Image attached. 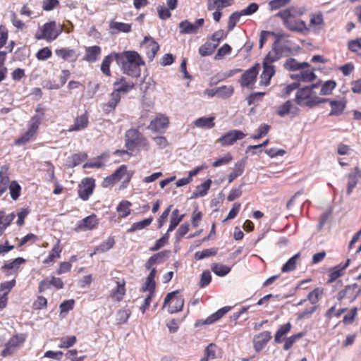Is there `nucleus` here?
I'll return each mask as SVG.
<instances>
[{
	"label": "nucleus",
	"mask_w": 361,
	"mask_h": 361,
	"mask_svg": "<svg viewBox=\"0 0 361 361\" xmlns=\"http://www.w3.org/2000/svg\"><path fill=\"white\" fill-rule=\"evenodd\" d=\"M63 30V25L56 23L54 20H51L39 27L35 37L37 40H45L48 42H51L56 40L62 33Z\"/></svg>",
	"instance_id": "nucleus-4"
},
{
	"label": "nucleus",
	"mask_w": 361,
	"mask_h": 361,
	"mask_svg": "<svg viewBox=\"0 0 361 361\" xmlns=\"http://www.w3.org/2000/svg\"><path fill=\"white\" fill-rule=\"evenodd\" d=\"M244 171V164L243 162L235 164L232 172L228 175V183H231L235 178L240 176Z\"/></svg>",
	"instance_id": "nucleus-46"
},
{
	"label": "nucleus",
	"mask_w": 361,
	"mask_h": 361,
	"mask_svg": "<svg viewBox=\"0 0 361 361\" xmlns=\"http://www.w3.org/2000/svg\"><path fill=\"white\" fill-rule=\"evenodd\" d=\"M318 86L319 83H314L299 89L295 97L296 104L300 106L313 108L320 104L326 102L327 99L318 97L314 91Z\"/></svg>",
	"instance_id": "nucleus-2"
},
{
	"label": "nucleus",
	"mask_w": 361,
	"mask_h": 361,
	"mask_svg": "<svg viewBox=\"0 0 361 361\" xmlns=\"http://www.w3.org/2000/svg\"><path fill=\"white\" fill-rule=\"evenodd\" d=\"M263 71L260 75L259 85L264 86H268L270 84L271 78L276 73V68L274 66L262 64Z\"/></svg>",
	"instance_id": "nucleus-26"
},
{
	"label": "nucleus",
	"mask_w": 361,
	"mask_h": 361,
	"mask_svg": "<svg viewBox=\"0 0 361 361\" xmlns=\"http://www.w3.org/2000/svg\"><path fill=\"white\" fill-rule=\"evenodd\" d=\"M170 253L169 250H162L161 252H159L152 256L149 257V259L152 260V263L154 264H160L163 262L166 258L169 257V255Z\"/></svg>",
	"instance_id": "nucleus-58"
},
{
	"label": "nucleus",
	"mask_w": 361,
	"mask_h": 361,
	"mask_svg": "<svg viewBox=\"0 0 361 361\" xmlns=\"http://www.w3.org/2000/svg\"><path fill=\"white\" fill-rule=\"evenodd\" d=\"M211 269L216 275L224 276L231 271V268L220 263H214L212 264Z\"/></svg>",
	"instance_id": "nucleus-47"
},
{
	"label": "nucleus",
	"mask_w": 361,
	"mask_h": 361,
	"mask_svg": "<svg viewBox=\"0 0 361 361\" xmlns=\"http://www.w3.org/2000/svg\"><path fill=\"white\" fill-rule=\"evenodd\" d=\"M310 64L307 62H299L294 58H288L283 64V68L288 71H297L308 68Z\"/></svg>",
	"instance_id": "nucleus-28"
},
{
	"label": "nucleus",
	"mask_w": 361,
	"mask_h": 361,
	"mask_svg": "<svg viewBox=\"0 0 361 361\" xmlns=\"http://www.w3.org/2000/svg\"><path fill=\"white\" fill-rule=\"evenodd\" d=\"M115 245V240L114 237H109L106 240L102 242L99 246L95 247L93 253L91 254L92 256L97 253L105 252L111 249Z\"/></svg>",
	"instance_id": "nucleus-38"
},
{
	"label": "nucleus",
	"mask_w": 361,
	"mask_h": 361,
	"mask_svg": "<svg viewBox=\"0 0 361 361\" xmlns=\"http://www.w3.org/2000/svg\"><path fill=\"white\" fill-rule=\"evenodd\" d=\"M89 125V115L85 111L80 116H77L73 121V124L68 129V132L81 131L87 128Z\"/></svg>",
	"instance_id": "nucleus-18"
},
{
	"label": "nucleus",
	"mask_w": 361,
	"mask_h": 361,
	"mask_svg": "<svg viewBox=\"0 0 361 361\" xmlns=\"http://www.w3.org/2000/svg\"><path fill=\"white\" fill-rule=\"evenodd\" d=\"M216 49V44H213L210 41H207L199 48V54L202 56L212 55Z\"/></svg>",
	"instance_id": "nucleus-50"
},
{
	"label": "nucleus",
	"mask_w": 361,
	"mask_h": 361,
	"mask_svg": "<svg viewBox=\"0 0 361 361\" xmlns=\"http://www.w3.org/2000/svg\"><path fill=\"white\" fill-rule=\"evenodd\" d=\"M203 18L197 19L195 23H191L188 20L180 23L179 27L182 33L194 34L197 32L198 30L204 25Z\"/></svg>",
	"instance_id": "nucleus-19"
},
{
	"label": "nucleus",
	"mask_w": 361,
	"mask_h": 361,
	"mask_svg": "<svg viewBox=\"0 0 361 361\" xmlns=\"http://www.w3.org/2000/svg\"><path fill=\"white\" fill-rule=\"evenodd\" d=\"M214 119V116L200 117L194 121V124L197 128L211 129L215 126Z\"/></svg>",
	"instance_id": "nucleus-36"
},
{
	"label": "nucleus",
	"mask_w": 361,
	"mask_h": 361,
	"mask_svg": "<svg viewBox=\"0 0 361 361\" xmlns=\"http://www.w3.org/2000/svg\"><path fill=\"white\" fill-rule=\"evenodd\" d=\"M169 233L166 231V233H164L161 238L155 242L154 245L149 248V250L152 252L157 251L169 243Z\"/></svg>",
	"instance_id": "nucleus-51"
},
{
	"label": "nucleus",
	"mask_w": 361,
	"mask_h": 361,
	"mask_svg": "<svg viewBox=\"0 0 361 361\" xmlns=\"http://www.w3.org/2000/svg\"><path fill=\"white\" fill-rule=\"evenodd\" d=\"M225 37L226 34L224 30H219L212 34V35L209 39V41H210L213 44H216L217 47L221 40Z\"/></svg>",
	"instance_id": "nucleus-64"
},
{
	"label": "nucleus",
	"mask_w": 361,
	"mask_h": 361,
	"mask_svg": "<svg viewBox=\"0 0 361 361\" xmlns=\"http://www.w3.org/2000/svg\"><path fill=\"white\" fill-rule=\"evenodd\" d=\"M184 305V299L179 295L178 290L169 293L164 298L162 308L168 306L169 313H176L182 311Z\"/></svg>",
	"instance_id": "nucleus-8"
},
{
	"label": "nucleus",
	"mask_w": 361,
	"mask_h": 361,
	"mask_svg": "<svg viewBox=\"0 0 361 361\" xmlns=\"http://www.w3.org/2000/svg\"><path fill=\"white\" fill-rule=\"evenodd\" d=\"M336 83L334 80L326 81L321 87L320 94L321 95H329L332 93V91L335 89Z\"/></svg>",
	"instance_id": "nucleus-56"
},
{
	"label": "nucleus",
	"mask_w": 361,
	"mask_h": 361,
	"mask_svg": "<svg viewBox=\"0 0 361 361\" xmlns=\"http://www.w3.org/2000/svg\"><path fill=\"white\" fill-rule=\"evenodd\" d=\"M35 135L32 132L27 130V131L22 134L18 139L14 142V144L18 146L23 145L35 137Z\"/></svg>",
	"instance_id": "nucleus-52"
},
{
	"label": "nucleus",
	"mask_w": 361,
	"mask_h": 361,
	"mask_svg": "<svg viewBox=\"0 0 361 361\" xmlns=\"http://www.w3.org/2000/svg\"><path fill=\"white\" fill-rule=\"evenodd\" d=\"M125 147L130 152L137 149L149 151L150 144L147 137L138 129L132 128L125 133Z\"/></svg>",
	"instance_id": "nucleus-3"
},
{
	"label": "nucleus",
	"mask_w": 361,
	"mask_h": 361,
	"mask_svg": "<svg viewBox=\"0 0 361 361\" xmlns=\"http://www.w3.org/2000/svg\"><path fill=\"white\" fill-rule=\"evenodd\" d=\"M102 49L97 45L87 47L85 48V54L83 60L89 63L95 62L101 55Z\"/></svg>",
	"instance_id": "nucleus-31"
},
{
	"label": "nucleus",
	"mask_w": 361,
	"mask_h": 361,
	"mask_svg": "<svg viewBox=\"0 0 361 361\" xmlns=\"http://www.w3.org/2000/svg\"><path fill=\"white\" fill-rule=\"evenodd\" d=\"M16 285V281H5L0 284V295L8 297V293Z\"/></svg>",
	"instance_id": "nucleus-57"
},
{
	"label": "nucleus",
	"mask_w": 361,
	"mask_h": 361,
	"mask_svg": "<svg viewBox=\"0 0 361 361\" xmlns=\"http://www.w3.org/2000/svg\"><path fill=\"white\" fill-rule=\"evenodd\" d=\"M280 56L276 51L275 47L272 48V50L269 51L264 57L262 61V64L273 66L272 63L279 59Z\"/></svg>",
	"instance_id": "nucleus-54"
},
{
	"label": "nucleus",
	"mask_w": 361,
	"mask_h": 361,
	"mask_svg": "<svg viewBox=\"0 0 361 361\" xmlns=\"http://www.w3.org/2000/svg\"><path fill=\"white\" fill-rule=\"evenodd\" d=\"M25 262V259L23 257H17L14 259L13 261L4 264L1 267L2 271H7L6 275H10L12 274L11 270H13L15 272H17L20 266Z\"/></svg>",
	"instance_id": "nucleus-33"
},
{
	"label": "nucleus",
	"mask_w": 361,
	"mask_h": 361,
	"mask_svg": "<svg viewBox=\"0 0 361 361\" xmlns=\"http://www.w3.org/2000/svg\"><path fill=\"white\" fill-rule=\"evenodd\" d=\"M291 327L292 325L290 322L281 326L275 334V342L276 343H280L282 341V337L286 335L290 331Z\"/></svg>",
	"instance_id": "nucleus-49"
},
{
	"label": "nucleus",
	"mask_w": 361,
	"mask_h": 361,
	"mask_svg": "<svg viewBox=\"0 0 361 361\" xmlns=\"http://www.w3.org/2000/svg\"><path fill=\"white\" fill-rule=\"evenodd\" d=\"M116 287L113 288L109 293V297L113 300L116 302H121L123 300L126 293V281L125 279H121V280H118L116 281Z\"/></svg>",
	"instance_id": "nucleus-15"
},
{
	"label": "nucleus",
	"mask_w": 361,
	"mask_h": 361,
	"mask_svg": "<svg viewBox=\"0 0 361 361\" xmlns=\"http://www.w3.org/2000/svg\"><path fill=\"white\" fill-rule=\"evenodd\" d=\"M111 30H116L117 32H130L131 31V25L128 23L116 22L111 20L109 23Z\"/></svg>",
	"instance_id": "nucleus-45"
},
{
	"label": "nucleus",
	"mask_w": 361,
	"mask_h": 361,
	"mask_svg": "<svg viewBox=\"0 0 361 361\" xmlns=\"http://www.w3.org/2000/svg\"><path fill=\"white\" fill-rule=\"evenodd\" d=\"M303 333H298L297 334L292 335L291 336L286 338L285 343L283 345V349L285 350H288L292 348L294 343L300 338L303 337Z\"/></svg>",
	"instance_id": "nucleus-59"
},
{
	"label": "nucleus",
	"mask_w": 361,
	"mask_h": 361,
	"mask_svg": "<svg viewBox=\"0 0 361 361\" xmlns=\"http://www.w3.org/2000/svg\"><path fill=\"white\" fill-rule=\"evenodd\" d=\"M230 310L231 307H224L209 316L206 319L197 320L195 323V326L200 327L205 324H212L223 317Z\"/></svg>",
	"instance_id": "nucleus-16"
},
{
	"label": "nucleus",
	"mask_w": 361,
	"mask_h": 361,
	"mask_svg": "<svg viewBox=\"0 0 361 361\" xmlns=\"http://www.w3.org/2000/svg\"><path fill=\"white\" fill-rule=\"evenodd\" d=\"M260 69L259 63H257L251 68L245 71L240 76L239 83L242 87L252 89L257 80V77Z\"/></svg>",
	"instance_id": "nucleus-9"
},
{
	"label": "nucleus",
	"mask_w": 361,
	"mask_h": 361,
	"mask_svg": "<svg viewBox=\"0 0 361 361\" xmlns=\"http://www.w3.org/2000/svg\"><path fill=\"white\" fill-rule=\"evenodd\" d=\"M42 121L39 117L32 116L28 123L27 130L36 135Z\"/></svg>",
	"instance_id": "nucleus-60"
},
{
	"label": "nucleus",
	"mask_w": 361,
	"mask_h": 361,
	"mask_svg": "<svg viewBox=\"0 0 361 361\" xmlns=\"http://www.w3.org/2000/svg\"><path fill=\"white\" fill-rule=\"evenodd\" d=\"M271 335L268 331H264L256 335L253 339V347L256 352L261 351L271 340Z\"/></svg>",
	"instance_id": "nucleus-21"
},
{
	"label": "nucleus",
	"mask_w": 361,
	"mask_h": 361,
	"mask_svg": "<svg viewBox=\"0 0 361 361\" xmlns=\"http://www.w3.org/2000/svg\"><path fill=\"white\" fill-rule=\"evenodd\" d=\"M132 204L128 200H122L119 202L116 207V212L120 218L124 219L130 214V207Z\"/></svg>",
	"instance_id": "nucleus-35"
},
{
	"label": "nucleus",
	"mask_w": 361,
	"mask_h": 361,
	"mask_svg": "<svg viewBox=\"0 0 361 361\" xmlns=\"http://www.w3.org/2000/svg\"><path fill=\"white\" fill-rule=\"evenodd\" d=\"M169 123V118L164 115H160L150 122L149 125L147 126V129L152 132L161 133L168 128Z\"/></svg>",
	"instance_id": "nucleus-20"
},
{
	"label": "nucleus",
	"mask_w": 361,
	"mask_h": 361,
	"mask_svg": "<svg viewBox=\"0 0 361 361\" xmlns=\"http://www.w3.org/2000/svg\"><path fill=\"white\" fill-rule=\"evenodd\" d=\"M87 158V155L85 152H80L73 154L68 158L70 167H75L85 161Z\"/></svg>",
	"instance_id": "nucleus-43"
},
{
	"label": "nucleus",
	"mask_w": 361,
	"mask_h": 361,
	"mask_svg": "<svg viewBox=\"0 0 361 361\" xmlns=\"http://www.w3.org/2000/svg\"><path fill=\"white\" fill-rule=\"evenodd\" d=\"M184 214L179 215V210L176 209L173 211L171 218H170V224L168 228V233L173 231L176 227L179 224V223L182 221Z\"/></svg>",
	"instance_id": "nucleus-39"
},
{
	"label": "nucleus",
	"mask_w": 361,
	"mask_h": 361,
	"mask_svg": "<svg viewBox=\"0 0 361 361\" xmlns=\"http://www.w3.org/2000/svg\"><path fill=\"white\" fill-rule=\"evenodd\" d=\"M212 183V181L211 179H207L204 183L200 184V185H197L195 190V191L192 193V197H204L205 196L208 190H209L211 185Z\"/></svg>",
	"instance_id": "nucleus-37"
},
{
	"label": "nucleus",
	"mask_w": 361,
	"mask_h": 361,
	"mask_svg": "<svg viewBox=\"0 0 361 361\" xmlns=\"http://www.w3.org/2000/svg\"><path fill=\"white\" fill-rule=\"evenodd\" d=\"M141 49L147 55L149 61H152L159 49L158 43L151 37H145L141 42Z\"/></svg>",
	"instance_id": "nucleus-13"
},
{
	"label": "nucleus",
	"mask_w": 361,
	"mask_h": 361,
	"mask_svg": "<svg viewBox=\"0 0 361 361\" xmlns=\"http://www.w3.org/2000/svg\"><path fill=\"white\" fill-rule=\"evenodd\" d=\"M133 173L128 171V166L125 164L120 166L112 174L106 177L102 182V188H109L115 185L119 180L122 182L123 188L127 187L132 178Z\"/></svg>",
	"instance_id": "nucleus-5"
},
{
	"label": "nucleus",
	"mask_w": 361,
	"mask_h": 361,
	"mask_svg": "<svg viewBox=\"0 0 361 361\" xmlns=\"http://www.w3.org/2000/svg\"><path fill=\"white\" fill-rule=\"evenodd\" d=\"M323 294H324V288L322 287H317L308 293L306 299L301 300L298 303V305H302L307 300H309L310 302L311 305H317V304L321 299Z\"/></svg>",
	"instance_id": "nucleus-30"
},
{
	"label": "nucleus",
	"mask_w": 361,
	"mask_h": 361,
	"mask_svg": "<svg viewBox=\"0 0 361 361\" xmlns=\"http://www.w3.org/2000/svg\"><path fill=\"white\" fill-rule=\"evenodd\" d=\"M218 92L219 97L226 99L230 97L233 94L234 89L231 85H223L218 87Z\"/></svg>",
	"instance_id": "nucleus-62"
},
{
	"label": "nucleus",
	"mask_w": 361,
	"mask_h": 361,
	"mask_svg": "<svg viewBox=\"0 0 361 361\" xmlns=\"http://www.w3.org/2000/svg\"><path fill=\"white\" fill-rule=\"evenodd\" d=\"M317 76L314 70H300L299 73L290 75V78L298 82H312L316 79Z\"/></svg>",
	"instance_id": "nucleus-27"
},
{
	"label": "nucleus",
	"mask_w": 361,
	"mask_h": 361,
	"mask_svg": "<svg viewBox=\"0 0 361 361\" xmlns=\"http://www.w3.org/2000/svg\"><path fill=\"white\" fill-rule=\"evenodd\" d=\"M116 61L121 66L123 73L133 78L140 75V66L145 63L141 56L135 51H124L117 53Z\"/></svg>",
	"instance_id": "nucleus-1"
},
{
	"label": "nucleus",
	"mask_w": 361,
	"mask_h": 361,
	"mask_svg": "<svg viewBox=\"0 0 361 361\" xmlns=\"http://www.w3.org/2000/svg\"><path fill=\"white\" fill-rule=\"evenodd\" d=\"M347 194L350 195L356 187L359 179H361V169L355 166L353 171L348 175Z\"/></svg>",
	"instance_id": "nucleus-25"
},
{
	"label": "nucleus",
	"mask_w": 361,
	"mask_h": 361,
	"mask_svg": "<svg viewBox=\"0 0 361 361\" xmlns=\"http://www.w3.org/2000/svg\"><path fill=\"white\" fill-rule=\"evenodd\" d=\"M10 190V195L13 200H16L20 195L21 187L18 183L16 180H13L10 183L8 186Z\"/></svg>",
	"instance_id": "nucleus-55"
},
{
	"label": "nucleus",
	"mask_w": 361,
	"mask_h": 361,
	"mask_svg": "<svg viewBox=\"0 0 361 361\" xmlns=\"http://www.w3.org/2000/svg\"><path fill=\"white\" fill-rule=\"evenodd\" d=\"M300 257V254L298 252L290 257L286 264H284L281 268L282 272H289L293 271L296 267L298 260Z\"/></svg>",
	"instance_id": "nucleus-48"
},
{
	"label": "nucleus",
	"mask_w": 361,
	"mask_h": 361,
	"mask_svg": "<svg viewBox=\"0 0 361 361\" xmlns=\"http://www.w3.org/2000/svg\"><path fill=\"white\" fill-rule=\"evenodd\" d=\"M277 16L282 19L286 27L290 30L303 32L307 30L306 23L302 20H297L288 9L279 12Z\"/></svg>",
	"instance_id": "nucleus-6"
},
{
	"label": "nucleus",
	"mask_w": 361,
	"mask_h": 361,
	"mask_svg": "<svg viewBox=\"0 0 361 361\" xmlns=\"http://www.w3.org/2000/svg\"><path fill=\"white\" fill-rule=\"evenodd\" d=\"M114 92L119 95L128 94L130 91L135 88V84L133 81L128 80L124 76L118 77L116 79L114 84Z\"/></svg>",
	"instance_id": "nucleus-12"
},
{
	"label": "nucleus",
	"mask_w": 361,
	"mask_h": 361,
	"mask_svg": "<svg viewBox=\"0 0 361 361\" xmlns=\"http://www.w3.org/2000/svg\"><path fill=\"white\" fill-rule=\"evenodd\" d=\"M217 346L214 343H209L204 350V356L201 358V361H209L216 357Z\"/></svg>",
	"instance_id": "nucleus-42"
},
{
	"label": "nucleus",
	"mask_w": 361,
	"mask_h": 361,
	"mask_svg": "<svg viewBox=\"0 0 361 361\" xmlns=\"http://www.w3.org/2000/svg\"><path fill=\"white\" fill-rule=\"evenodd\" d=\"M292 107V102L290 100L286 101L283 104L278 106L276 114L281 117H283L288 114Z\"/></svg>",
	"instance_id": "nucleus-61"
},
{
	"label": "nucleus",
	"mask_w": 361,
	"mask_h": 361,
	"mask_svg": "<svg viewBox=\"0 0 361 361\" xmlns=\"http://www.w3.org/2000/svg\"><path fill=\"white\" fill-rule=\"evenodd\" d=\"M99 224L98 219L95 214L90 215L79 221L77 225V230L87 231L95 228Z\"/></svg>",
	"instance_id": "nucleus-22"
},
{
	"label": "nucleus",
	"mask_w": 361,
	"mask_h": 361,
	"mask_svg": "<svg viewBox=\"0 0 361 361\" xmlns=\"http://www.w3.org/2000/svg\"><path fill=\"white\" fill-rule=\"evenodd\" d=\"M95 188V180L93 178H85L78 185V193L84 201L89 200Z\"/></svg>",
	"instance_id": "nucleus-11"
},
{
	"label": "nucleus",
	"mask_w": 361,
	"mask_h": 361,
	"mask_svg": "<svg viewBox=\"0 0 361 361\" xmlns=\"http://www.w3.org/2000/svg\"><path fill=\"white\" fill-rule=\"evenodd\" d=\"M245 134L238 130H231L218 138L217 142L223 147L233 145L237 140L243 139Z\"/></svg>",
	"instance_id": "nucleus-14"
},
{
	"label": "nucleus",
	"mask_w": 361,
	"mask_h": 361,
	"mask_svg": "<svg viewBox=\"0 0 361 361\" xmlns=\"http://www.w3.org/2000/svg\"><path fill=\"white\" fill-rule=\"evenodd\" d=\"M52 55L51 50L48 47H43L38 50L35 56L39 61H45L49 59Z\"/></svg>",
	"instance_id": "nucleus-63"
},
{
	"label": "nucleus",
	"mask_w": 361,
	"mask_h": 361,
	"mask_svg": "<svg viewBox=\"0 0 361 361\" xmlns=\"http://www.w3.org/2000/svg\"><path fill=\"white\" fill-rule=\"evenodd\" d=\"M55 54L57 57L66 61L70 59H73V61H76L78 56L75 49L63 47L56 49L55 50Z\"/></svg>",
	"instance_id": "nucleus-32"
},
{
	"label": "nucleus",
	"mask_w": 361,
	"mask_h": 361,
	"mask_svg": "<svg viewBox=\"0 0 361 361\" xmlns=\"http://www.w3.org/2000/svg\"><path fill=\"white\" fill-rule=\"evenodd\" d=\"M117 53L112 52L110 54L106 56L101 64V71L106 76L110 77L111 75V72L110 70L111 63L114 60L116 61L115 55Z\"/></svg>",
	"instance_id": "nucleus-34"
},
{
	"label": "nucleus",
	"mask_w": 361,
	"mask_h": 361,
	"mask_svg": "<svg viewBox=\"0 0 361 361\" xmlns=\"http://www.w3.org/2000/svg\"><path fill=\"white\" fill-rule=\"evenodd\" d=\"M63 251V246L61 244V240L58 239L55 245L50 250L49 255L43 260V264H50L54 263L56 259L61 257V254Z\"/></svg>",
	"instance_id": "nucleus-23"
},
{
	"label": "nucleus",
	"mask_w": 361,
	"mask_h": 361,
	"mask_svg": "<svg viewBox=\"0 0 361 361\" xmlns=\"http://www.w3.org/2000/svg\"><path fill=\"white\" fill-rule=\"evenodd\" d=\"M110 96L111 99L102 105V110L106 114H109L114 111L121 99V95H119L114 91H112Z\"/></svg>",
	"instance_id": "nucleus-29"
},
{
	"label": "nucleus",
	"mask_w": 361,
	"mask_h": 361,
	"mask_svg": "<svg viewBox=\"0 0 361 361\" xmlns=\"http://www.w3.org/2000/svg\"><path fill=\"white\" fill-rule=\"evenodd\" d=\"M350 259H348L344 264H339L329 270L328 275L329 279L327 281L328 283H331L335 281L337 279L343 276L345 274V270L349 267Z\"/></svg>",
	"instance_id": "nucleus-17"
},
{
	"label": "nucleus",
	"mask_w": 361,
	"mask_h": 361,
	"mask_svg": "<svg viewBox=\"0 0 361 361\" xmlns=\"http://www.w3.org/2000/svg\"><path fill=\"white\" fill-rule=\"evenodd\" d=\"M153 221V218L152 216L145 219L140 221L133 223L130 228L128 229V233H133L136 231H140L145 228L149 226L152 222Z\"/></svg>",
	"instance_id": "nucleus-40"
},
{
	"label": "nucleus",
	"mask_w": 361,
	"mask_h": 361,
	"mask_svg": "<svg viewBox=\"0 0 361 361\" xmlns=\"http://www.w3.org/2000/svg\"><path fill=\"white\" fill-rule=\"evenodd\" d=\"M348 49L355 54L356 55L361 56V37H357L353 39H350L347 44Z\"/></svg>",
	"instance_id": "nucleus-41"
},
{
	"label": "nucleus",
	"mask_w": 361,
	"mask_h": 361,
	"mask_svg": "<svg viewBox=\"0 0 361 361\" xmlns=\"http://www.w3.org/2000/svg\"><path fill=\"white\" fill-rule=\"evenodd\" d=\"M324 25L323 16L321 13L312 14L310 21V26L314 27V30H320Z\"/></svg>",
	"instance_id": "nucleus-44"
},
{
	"label": "nucleus",
	"mask_w": 361,
	"mask_h": 361,
	"mask_svg": "<svg viewBox=\"0 0 361 361\" xmlns=\"http://www.w3.org/2000/svg\"><path fill=\"white\" fill-rule=\"evenodd\" d=\"M26 339L27 335L25 334L13 335L5 344V347L1 353V355L6 357L13 355L23 346Z\"/></svg>",
	"instance_id": "nucleus-7"
},
{
	"label": "nucleus",
	"mask_w": 361,
	"mask_h": 361,
	"mask_svg": "<svg viewBox=\"0 0 361 361\" xmlns=\"http://www.w3.org/2000/svg\"><path fill=\"white\" fill-rule=\"evenodd\" d=\"M77 342L75 336H68L60 338V343L59 348H69L74 345Z\"/></svg>",
	"instance_id": "nucleus-53"
},
{
	"label": "nucleus",
	"mask_w": 361,
	"mask_h": 361,
	"mask_svg": "<svg viewBox=\"0 0 361 361\" xmlns=\"http://www.w3.org/2000/svg\"><path fill=\"white\" fill-rule=\"evenodd\" d=\"M325 99H327L326 102H329L330 106H331V111L329 114V116H340L341 115L345 107H346V101L345 99L341 100H333L329 98H325Z\"/></svg>",
	"instance_id": "nucleus-24"
},
{
	"label": "nucleus",
	"mask_w": 361,
	"mask_h": 361,
	"mask_svg": "<svg viewBox=\"0 0 361 361\" xmlns=\"http://www.w3.org/2000/svg\"><path fill=\"white\" fill-rule=\"evenodd\" d=\"M360 292L361 289L359 288L357 283L349 284L338 291L336 299L340 303L345 299H348L349 302H352L355 300Z\"/></svg>",
	"instance_id": "nucleus-10"
}]
</instances>
